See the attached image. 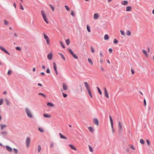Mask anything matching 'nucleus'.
Returning a JSON list of instances; mask_svg holds the SVG:
<instances>
[{"label":"nucleus","instance_id":"obj_6","mask_svg":"<svg viewBox=\"0 0 154 154\" xmlns=\"http://www.w3.org/2000/svg\"><path fill=\"white\" fill-rule=\"evenodd\" d=\"M53 55L51 52H50L47 55V57L49 60H51L52 59Z\"/></svg>","mask_w":154,"mask_h":154},{"label":"nucleus","instance_id":"obj_46","mask_svg":"<svg viewBox=\"0 0 154 154\" xmlns=\"http://www.w3.org/2000/svg\"><path fill=\"white\" fill-rule=\"evenodd\" d=\"M118 42V40L116 39H115L113 41V43L114 44H116Z\"/></svg>","mask_w":154,"mask_h":154},{"label":"nucleus","instance_id":"obj_55","mask_svg":"<svg viewBox=\"0 0 154 154\" xmlns=\"http://www.w3.org/2000/svg\"><path fill=\"white\" fill-rule=\"evenodd\" d=\"M109 52L110 53H112V49L111 48H109Z\"/></svg>","mask_w":154,"mask_h":154},{"label":"nucleus","instance_id":"obj_30","mask_svg":"<svg viewBox=\"0 0 154 154\" xmlns=\"http://www.w3.org/2000/svg\"><path fill=\"white\" fill-rule=\"evenodd\" d=\"M97 89L98 91V92H99V94L100 95H101L102 94V92L100 90V88L98 87H97Z\"/></svg>","mask_w":154,"mask_h":154},{"label":"nucleus","instance_id":"obj_14","mask_svg":"<svg viewBox=\"0 0 154 154\" xmlns=\"http://www.w3.org/2000/svg\"><path fill=\"white\" fill-rule=\"evenodd\" d=\"M63 89L65 91H66L68 89L67 86L65 83L63 84Z\"/></svg>","mask_w":154,"mask_h":154},{"label":"nucleus","instance_id":"obj_51","mask_svg":"<svg viewBox=\"0 0 154 154\" xmlns=\"http://www.w3.org/2000/svg\"><path fill=\"white\" fill-rule=\"evenodd\" d=\"M91 51L92 53H94L95 52V51L94 49L93 48V47L91 48Z\"/></svg>","mask_w":154,"mask_h":154},{"label":"nucleus","instance_id":"obj_1","mask_svg":"<svg viewBox=\"0 0 154 154\" xmlns=\"http://www.w3.org/2000/svg\"><path fill=\"white\" fill-rule=\"evenodd\" d=\"M84 84L88 94L90 96L91 98H92L93 97V96L92 94L91 91V90L89 84L87 82H84Z\"/></svg>","mask_w":154,"mask_h":154},{"label":"nucleus","instance_id":"obj_49","mask_svg":"<svg viewBox=\"0 0 154 154\" xmlns=\"http://www.w3.org/2000/svg\"><path fill=\"white\" fill-rule=\"evenodd\" d=\"M15 48H16V50H18V51H20L21 49L20 47H16Z\"/></svg>","mask_w":154,"mask_h":154},{"label":"nucleus","instance_id":"obj_28","mask_svg":"<svg viewBox=\"0 0 154 154\" xmlns=\"http://www.w3.org/2000/svg\"><path fill=\"white\" fill-rule=\"evenodd\" d=\"M89 149L90 151L91 152H93V147L92 146H91L89 145Z\"/></svg>","mask_w":154,"mask_h":154},{"label":"nucleus","instance_id":"obj_32","mask_svg":"<svg viewBox=\"0 0 154 154\" xmlns=\"http://www.w3.org/2000/svg\"><path fill=\"white\" fill-rule=\"evenodd\" d=\"M38 94L39 95H41V96H42V97H44V98H45L46 97V96L44 94H43V93H39Z\"/></svg>","mask_w":154,"mask_h":154},{"label":"nucleus","instance_id":"obj_34","mask_svg":"<svg viewBox=\"0 0 154 154\" xmlns=\"http://www.w3.org/2000/svg\"><path fill=\"white\" fill-rule=\"evenodd\" d=\"M126 34H127V35H128V36L131 35V32L130 31H129V30L127 31Z\"/></svg>","mask_w":154,"mask_h":154},{"label":"nucleus","instance_id":"obj_36","mask_svg":"<svg viewBox=\"0 0 154 154\" xmlns=\"http://www.w3.org/2000/svg\"><path fill=\"white\" fill-rule=\"evenodd\" d=\"M87 29L88 31L89 32H91V30H90V28L88 25H87Z\"/></svg>","mask_w":154,"mask_h":154},{"label":"nucleus","instance_id":"obj_15","mask_svg":"<svg viewBox=\"0 0 154 154\" xmlns=\"http://www.w3.org/2000/svg\"><path fill=\"white\" fill-rule=\"evenodd\" d=\"M88 129L89 131L92 133H93L94 132V129L93 128L91 127H88Z\"/></svg>","mask_w":154,"mask_h":154},{"label":"nucleus","instance_id":"obj_43","mask_svg":"<svg viewBox=\"0 0 154 154\" xmlns=\"http://www.w3.org/2000/svg\"><path fill=\"white\" fill-rule=\"evenodd\" d=\"M1 127V129L2 130L4 128L6 127V126L5 125H3L1 124L0 125Z\"/></svg>","mask_w":154,"mask_h":154},{"label":"nucleus","instance_id":"obj_45","mask_svg":"<svg viewBox=\"0 0 154 154\" xmlns=\"http://www.w3.org/2000/svg\"><path fill=\"white\" fill-rule=\"evenodd\" d=\"M13 152L15 154H16L17 153V149H13Z\"/></svg>","mask_w":154,"mask_h":154},{"label":"nucleus","instance_id":"obj_9","mask_svg":"<svg viewBox=\"0 0 154 154\" xmlns=\"http://www.w3.org/2000/svg\"><path fill=\"white\" fill-rule=\"evenodd\" d=\"M93 123L97 126L99 125V122L98 120L97 119H93Z\"/></svg>","mask_w":154,"mask_h":154},{"label":"nucleus","instance_id":"obj_47","mask_svg":"<svg viewBox=\"0 0 154 154\" xmlns=\"http://www.w3.org/2000/svg\"><path fill=\"white\" fill-rule=\"evenodd\" d=\"M65 8H66V9L67 11H69V7L66 5L65 6Z\"/></svg>","mask_w":154,"mask_h":154},{"label":"nucleus","instance_id":"obj_63","mask_svg":"<svg viewBox=\"0 0 154 154\" xmlns=\"http://www.w3.org/2000/svg\"><path fill=\"white\" fill-rule=\"evenodd\" d=\"M100 62L101 63H102L103 62V61L102 59H100Z\"/></svg>","mask_w":154,"mask_h":154},{"label":"nucleus","instance_id":"obj_24","mask_svg":"<svg viewBox=\"0 0 154 154\" xmlns=\"http://www.w3.org/2000/svg\"><path fill=\"white\" fill-rule=\"evenodd\" d=\"M104 38L105 40H107L109 38V37L107 34H105L104 37Z\"/></svg>","mask_w":154,"mask_h":154},{"label":"nucleus","instance_id":"obj_41","mask_svg":"<svg viewBox=\"0 0 154 154\" xmlns=\"http://www.w3.org/2000/svg\"><path fill=\"white\" fill-rule=\"evenodd\" d=\"M120 32L122 35L123 36L125 35V33L124 31L121 30Z\"/></svg>","mask_w":154,"mask_h":154},{"label":"nucleus","instance_id":"obj_22","mask_svg":"<svg viewBox=\"0 0 154 154\" xmlns=\"http://www.w3.org/2000/svg\"><path fill=\"white\" fill-rule=\"evenodd\" d=\"M69 146L70 148H71L72 149H73L74 150H76V149L75 148V147L74 146V145H69Z\"/></svg>","mask_w":154,"mask_h":154},{"label":"nucleus","instance_id":"obj_52","mask_svg":"<svg viewBox=\"0 0 154 154\" xmlns=\"http://www.w3.org/2000/svg\"><path fill=\"white\" fill-rule=\"evenodd\" d=\"M11 74V70H9L8 72V75H10Z\"/></svg>","mask_w":154,"mask_h":154},{"label":"nucleus","instance_id":"obj_13","mask_svg":"<svg viewBox=\"0 0 154 154\" xmlns=\"http://www.w3.org/2000/svg\"><path fill=\"white\" fill-rule=\"evenodd\" d=\"M132 8V7L131 6H128L126 7V11L127 12L131 11Z\"/></svg>","mask_w":154,"mask_h":154},{"label":"nucleus","instance_id":"obj_18","mask_svg":"<svg viewBox=\"0 0 154 154\" xmlns=\"http://www.w3.org/2000/svg\"><path fill=\"white\" fill-rule=\"evenodd\" d=\"M30 139L29 137H27L26 140V144H29L30 143Z\"/></svg>","mask_w":154,"mask_h":154},{"label":"nucleus","instance_id":"obj_54","mask_svg":"<svg viewBox=\"0 0 154 154\" xmlns=\"http://www.w3.org/2000/svg\"><path fill=\"white\" fill-rule=\"evenodd\" d=\"M131 71L132 74H134V71L133 69H131Z\"/></svg>","mask_w":154,"mask_h":154},{"label":"nucleus","instance_id":"obj_57","mask_svg":"<svg viewBox=\"0 0 154 154\" xmlns=\"http://www.w3.org/2000/svg\"><path fill=\"white\" fill-rule=\"evenodd\" d=\"M54 70L55 72L56 75H58V72H57V69H54Z\"/></svg>","mask_w":154,"mask_h":154},{"label":"nucleus","instance_id":"obj_7","mask_svg":"<svg viewBox=\"0 0 154 154\" xmlns=\"http://www.w3.org/2000/svg\"><path fill=\"white\" fill-rule=\"evenodd\" d=\"M0 49L2 51H4L5 53L8 54V55H10L9 53L5 49V48H3L2 46H0Z\"/></svg>","mask_w":154,"mask_h":154},{"label":"nucleus","instance_id":"obj_5","mask_svg":"<svg viewBox=\"0 0 154 154\" xmlns=\"http://www.w3.org/2000/svg\"><path fill=\"white\" fill-rule=\"evenodd\" d=\"M68 51L71 54H72V57L75 59H77L78 58V57L75 54L73 53L72 51L70 49H68Z\"/></svg>","mask_w":154,"mask_h":154},{"label":"nucleus","instance_id":"obj_56","mask_svg":"<svg viewBox=\"0 0 154 154\" xmlns=\"http://www.w3.org/2000/svg\"><path fill=\"white\" fill-rule=\"evenodd\" d=\"M146 143H147V144H150V141H149L148 140V139H146Z\"/></svg>","mask_w":154,"mask_h":154},{"label":"nucleus","instance_id":"obj_20","mask_svg":"<svg viewBox=\"0 0 154 154\" xmlns=\"http://www.w3.org/2000/svg\"><path fill=\"white\" fill-rule=\"evenodd\" d=\"M47 105L48 106L51 107H54V105L53 103L50 102H47Z\"/></svg>","mask_w":154,"mask_h":154},{"label":"nucleus","instance_id":"obj_50","mask_svg":"<svg viewBox=\"0 0 154 154\" xmlns=\"http://www.w3.org/2000/svg\"><path fill=\"white\" fill-rule=\"evenodd\" d=\"M3 103V100L2 99H0V105H2Z\"/></svg>","mask_w":154,"mask_h":154},{"label":"nucleus","instance_id":"obj_33","mask_svg":"<svg viewBox=\"0 0 154 154\" xmlns=\"http://www.w3.org/2000/svg\"><path fill=\"white\" fill-rule=\"evenodd\" d=\"M66 42L67 45H68L70 44V40L69 39H67L66 40Z\"/></svg>","mask_w":154,"mask_h":154},{"label":"nucleus","instance_id":"obj_4","mask_svg":"<svg viewBox=\"0 0 154 154\" xmlns=\"http://www.w3.org/2000/svg\"><path fill=\"white\" fill-rule=\"evenodd\" d=\"M43 34L44 36V38L47 44L48 45H49L50 44V40L49 38L45 33H43Z\"/></svg>","mask_w":154,"mask_h":154},{"label":"nucleus","instance_id":"obj_44","mask_svg":"<svg viewBox=\"0 0 154 154\" xmlns=\"http://www.w3.org/2000/svg\"><path fill=\"white\" fill-rule=\"evenodd\" d=\"M4 24L5 25H8V23L7 21L5 20H4Z\"/></svg>","mask_w":154,"mask_h":154},{"label":"nucleus","instance_id":"obj_53","mask_svg":"<svg viewBox=\"0 0 154 154\" xmlns=\"http://www.w3.org/2000/svg\"><path fill=\"white\" fill-rule=\"evenodd\" d=\"M46 72L48 73H50V69H48L46 70Z\"/></svg>","mask_w":154,"mask_h":154},{"label":"nucleus","instance_id":"obj_29","mask_svg":"<svg viewBox=\"0 0 154 154\" xmlns=\"http://www.w3.org/2000/svg\"><path fill=\"white\" fill-rule=\"evenodd\" d=\"M59 42L60 43V45H61V46H62V47L63 48H65V46H64V45H63V43L62 42V41H60Z\"/></svg>","mask_w":154,"mask_h":154},{"label":"nucleus","instance_id":"obj_21","mask_svg":"<svg viewBox=\"0 0 154 154\" xmlns=\"http://www.w3.org/2000/svg\"><path fill=\"white\" fill-rule=\"evenodd\" d=\"M59 55L60 56V57H61V58L64 60H65V58L64 56V55H63L62 54L60 53H58Z\"/></svg>","mask_w":154,"mask_h":154},{"label":"nucleus","instance_id":"obj_27","mask_svg":"<svg viewBox=\"0 0 154 154\" xmlns=\"http://www.w3.org/2000/svg\"><path fill=\"white\" fill-rule=\"evenodd\" d=\"M88 62L91 65H93V62L91 60L90 58L88 59Z\"/></svg>","mask_w":154,"mask_h":154},{"label":"nucleus","instance_id":"obj_16","mask_svg":"<svg viewBox=\"0 0 154 154\" xmlns=\"http://www.w3.org/2000/svg\"><path fill=\"white\" fill-rule=\"evenodd\" d=\"M109 118L110 121V123H111V128H112V126H113V121L112 119V118L111 116H109Z\"/></svg>","mask_w":154,"mask_h":154},{"label":"nucleus","instance_id":"obj_48","mask_svg":"<svg viewBox=\"0 0 154 154\" xmlns=\"http://www.w3.org/2000/svg\"><path fill=\"white\" fill-rule=\"evenodd\" d=\"M62 94H63V97L64 98L66 97L67 96V94H65L63 93Z\"/></svg>","mask_w":154,"mask_h":154},{"label":"nucleus","instance_id":"obj_11","mask_svg":"<svg viewBox=\"0 0 154 154\" xmlns=\"http://www.w3.org/2000/svg\"><path fill=\"white\" fill-rule=\"evenodd\" d=\"M121 4L122 5L126 6L128 4V2L127 1L124 0L121 2Z\"/></svg>","mask_w":154,"mask_h":154},{"label":"nucleus","instance_id":"obj_62","mask_svg":"<svg viewBox=\"0 0 154 154\" xmlns=\"http://www.w3.org/2000/svg\"><path fill=\"white\" fill-rule=\"evenodd\" d=\"M41 75H45V73L44 72H41L40 73Z\"/></svg>","mask_w":154,"mask_h":154},{"label":"nucleus","instance_id":"obj_31","mask_svg":"<svg viewBox=\"0 0 154 154\" xmlns=\"http://www.w3.org/2000/svg\"><path fill=\"white\" fill-rule=\"evenodd\" d=\"M119 127L120 130H121L122 128V126L121 123L120 122H119Z\"/></svg>","mask_w":154,"mask_h":154},{"label":"nucleus","instance_id":"obj_59","mask_svg":"<svg viewBox=\"0 0 154 154\" xmlns=\"http://www.w3.org/2000/svg\"><path fill=\"white\" fill-rule=\"evenodd\" d=\"M112 130V133L113 134L114 133V129L113 128V127L112 126V127L111 128Z\"/></svg>","mask_w":154,"mask_h":154},{"label":"nucleus","instance_id":"obj_61","mask_svg":"<svg viewBox=\"0 0 154 154\" xmlns=\"http://www.w3.org/2000/svg\"><path fill=\"white\" fill-rule=\"evenodd\" d=\"M100 57H102L103 56V55L102 54V53L101 52H100Z\"/></svg>","mask_w":154,"mask_h":154},{"label":"nucleus","instance_id":"obj_23","mask_svg":"<svg viewBox=\"0 0 154 154\" xmlns=\"http://www.w3.org/2000/svg\"><path fill=\"white\" fill-rule=\"evenodd\" d=\"M129 147L133 150H134L135 148L133 145H129Z\"/></svg>","mask_w":154,"mask_h":154},{"label":"nucleus","instance_id":"obj_58","mask_svg":"<svg viewBox=\"0 0 154 154\" xmlns=\"http://www.w3.org/2000/svg\"><path fill=\"white\" fill-rule=\"evenodd\" d=\"M144 105L145 106H146V100L145 99H144Z\"/></svg>","mask_w":154,"mask_h":154},{"label":"nucleus","instance_id":"obj_17","mask_svg":"<svg viewBox=\"0 0 154 154\" xmlns=\"http://www.w3.org/2000/svg\"><path fill=\"white\" fill-rule=\"evenodd\" d=\"M59 135H60V137L61 139H64L66 140L67 139V138L63 134H62L61 133H59Z\"/></svg>","mask_w":154,"mask_h":154},{"label":"nucleus","instance_id":"obj_10","mask_svg":"<svg viewBox=\"0 0 154 154\" xmlns=\"http://www.w3.org/2000/svg\"><path fill=\"white\" fill-rule=\"evenodd\" d=\"M142 51L146 57H149V54L146 50L144 49Z\"/></svg>","mask_w":154,"mask_h":154},{"label":"nucleus","instance_id":"obj_12","mask_svg":"<svg viewBox=\"0 0 154 154\" xmlns=\"http://www.w3.org/2000/svg\"><path fill=\"white\" fill-rule=\"evenodd\" d=\"M43 115L44 117L45 118H50L51 117V115L48 114H44Z\"/></svg>","mask_w":154,"mask_h":154},{"label":"nucleus","instance_id":"obj_26","mask_svg":"<svg viewBox=\"0 0 154 154\" xmlns=\"http://www.w3.org/2000/svg\"><path fill=\"white\" fill-rule=\"evenodd\" d=\"M38 130L41 133H43L44 131V130L43 128H42L39 127L38 128Z\"/></svg>","mask_w":154,"mask_h":154},{"label":"nucleus","instance_id":"obj_40","mask_svg":"<svg viewBox=\"0 0 154 154\" xmlns=\"http://www.w3.org/2000/svg\"><path fill=\"white\" fill-rule=\"evenodd\" d=\"M71 15L73 17H74L75 14L73 11L72 10L71 11Z\"/></svg>","mask_w":154,"mask_h":154},{"label":"nucleus","instance_id":"obj_3","mask_svg":"<svg viewBox=\"0 0 154 154\" xmlns=\"http://www.w3.org/2000/svg\"><path fill=\"white\" fill-rule=\"evenodd\" d=\"M25 111L27 116L30 118H32L33 117V115L32 114L31 111L28 108L25 109Z\"/></svg>","mask_w":154,"mask_h":154},{"label":"nucleus","instance_id":"obj_37","mask_svg":"<svg viewBox=\"0 0 154 154\" xmlns=\"http://www.w3.org/2000/svg\"><path fill=\"white\" fill-rule=\"evenodd\" d=\"M41 149V146L40 145H39L38 146V152H39L40 151Z\"/></svg>","mask_w":154,"mask_h":154},{"label":"nucleus","instance_id":"obj_42","mask_svg":"<svg viewBox=\"0 0 154 154\" xmlns=\"http://www.w3.org/2000/svg\"><path fill=\"white\" fill-rule=\"evenodd\" d=\"M140 143L142 144H143L144 143V141L142 139H140Z\"/></svg>","mask_w":154,"mask_h":154},{"label":"nucleus","instance_id":"obj_38","mask_svg":"<svg viewBox=\"0 0 154 154\" xmlns=\"http://www.w3.org/2000/svg\"><path fill=\"white\" fill-rule=\"evenodd\" d=\"M49 6H50L51 8L52 9V11H54V8L53 7V6L51 4L49 5Z\"/></svg>","mask_w":154,"mask_h":154},{"label":"nucleus","instance_id":"obj_64","mask_svg":"<svg viewBox=\"0 0 154 154\" xmlns=\"http://www.w3.org/2000/svg\"><path fill=\"white\" fill-rule=\"evenodd\" d=\"M7 134L6 132H3L2 133V134Z\"/></svg>","mask_w":154,"mask_h":154},{"label":"nucleus","instance_id":"obj_19","mask_svg":"<svg viewBox=\"0 0 154 154\" xmlns=\"http://www.w3.org/2000/svg\"><path fill=\"white\" fill-rule=\"evenodd\" d=\"M99 17V15L98 14L95 13L94 14L93 18L94 19H97Z\"/></svg>","mask_w":154,"mask_h":154},{"label":"nucleus","instance_id":"obj_8","mask_svg":"<svg viewBox=\"0 0 154 154\" xmlns=\"http://www.w3.org/2000/svg\"><path fill=\"white\" fill-rule=\"evenodd\" d=\"M104 95L107 98H109V96L108 94L107 90L106 88H104Z\"/></svg>","mask_w":154,"mask_h":154},{"label":"nucleus","instance_id":"obj_2","mask_svg":"<svg viewBox=\"0 0 154 154\" xmlns=\"http://www.w3.org/2000/svg\"><path fill=\"white\" fill-rule=\"evenodd\" d=\"M41 13L44 20L47 24L49 23V21L47 15L45 11H44L42 10L41 11Z\"/></svg>","mask_w":154,"mask_h":154},{"label":"nucleus","instance_id":"obj_25","mask_svg":"<svg viewBox=\"0 0 154 154\" xmlns=\"http://www.w3.org/2000/svg\"><path fill=\"white\" fill-rule=\"evenodd\" d=\"M6 148L10 152L12 151V149L8 146H6Z\"/></svg>","mask_w":154,"mask_h":154},{"label":"nucleus","instance_id":"obj_35","mask_svg":"<svg viewBox=\"0 0 154 154\" xmlns=\"http://www.w3.org/2000/svg\"><path fill=\"white\" fill-rule=\"evenodd\" d=\"M53 68L54 69H57V66L55 63H53Z\"/></svg>","mask_w":154,"mask_h":154},{"label":"nucleus","instance_id":"obj_39","mask_svg":"<svg viewBox=\"0 0 154 154\" xmlns=\"http://www.w3.org/2000/svg\"><path fill=\"white\" fill-rule=\"evenodd\" d=\"M6 104L7 105H9V102L8 100L7 99H6L5 100Z\"/></svg>","mask_w":154,"mask_h":154},{"label":"nucleus","instance_id":"obj_60","mask_svg":"<svg viewBox=\"0 0 154 154\" xmlns=\"http://www.w3.org/2000/svg\"><path fill=\"white\" fill-rule=\"evenodd\" d=\"M20 9H22V10H24V8H23V7L22 6V5H21L20 4Z\"/></svg>","mask_w":154,"mask_h":154}]
</instances>
